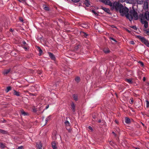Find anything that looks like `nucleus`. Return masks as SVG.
<instances>
[{
	"label": "nucleus",
	"instance_id": "603ef678",
	"mask_svg": "<svg viewBox=\"0 0 149 149\" xmlns=\"http://www.w3.org/2000/svg\"><path fill=\"white\" fill-rule=\"evenodd\" d=\"M130 100H131V102H130V104H132V103H133V99H130Z\"/></svg>",
	"mask_w": 149,
	"mask_h": 149
},
{
	"label": "nucleus",
	"instance_id": "3c124183",
	"mask_svg": "<svg viewBox=\"0 0 149 149\" xmlns=\"http://www.w3.org/2000/svg\"><path fill=\"white\" fill-rule=\"evenodd\" d=\"M141 114H142V115H144V116H146V115H145V113H146V112H141Z\"/></svg>",
	"mask_w": 149,
	"mask_h": 149
},
{
	"label": "nucleus",
	"instance_id": "58836bf2",
	"mask_svg": "<svg viewBox=\"0 0 149 149\" xmlns=\"http://www.w3.org/2000/svg\"><path fill=\"white\" fill-rule=\"evenodd\" d=\"M71 0L73 2H74L75 3H77V2H79L80 0Z\"/></svg>",
	"mask_w": 149,
	"mask_h": 149
},
{
	"label": "nucleus",
	"instance_id": "4be33fe9",
	"mask_svg": "<svg viewBox=\"0 0 149 149\" xmlns=\"http://www.w3.org/2000/svg\"><path fill=\"white\" fill-rule=\"evenodd\" d=\"M11 89V88L10 86L8 87L5 90V91L6 92L8 93L9 91Z\"/></svg>",
	"mask_w": 149,
	"mask_h": 149
},
{
	"label": "nucleus",
	"instance_id": "4c0bfd02",
	"mask_svg": "<svg viewBox=\"0 0 149 149\" xmlns=\"http://www.w3.org/2000/svg\"><path fill=\"white\" fill-rule=\"evenodd\" d=\"M145 115H146V116L149 117V110L147 112H146V113H145Z\"/></svg>",
	"mask_w": 149,
	"mask_h": 149
},
{
	"label": "nucleus",
	"instance_id": "6ab92c4d",
	"mask_svg": "<svg viewBox=\"0 0 149 149\" xmlns=\"http://www.w3.org/2000/svg\"><path fill=\"white\" fill-rule=\"evenodd\" d=\"M73 97L75 101H77V95L76 94H74L73 95Z\"/></svg>",
	"mask_w": 149,
	"mask_h": 149
},
{
	"label": "nucleus",
	"instance_id": "7c9ffc66",
	"mask_svg": "<svg viewBox=\"0 0 149 149\" xmlns=\"http://www.w3.org/2000/svg\"><path fill=\"white\" fill-rule=\"evenodd\" d=\"M85 41V43L87 45H90V43L89 42V41L86 40H85L84 39V41Z\"/></svg>",
	"mask_w": 149,
	"mask_h": 149
},
{
	"label": "nucleus",
	"instance_id": "4468645a",
	"mask_svg": "<svg viewBox=\"0 0 149 149\" xmlns=\"http://www.w3.org/2000/svg\"><path fill=\"white\" fill-rule=\"evenodd\" d=\"M10 71V69H9L7 70H5L3 72V74H7Z\"/></svg>",
	"mask_w": 149,
	"mask_h": 149
},
{
	"label": "nucleus",
	"instance_id": "0eeeda50",
	"mask_svg": "<svg viewBox=\"0 0 149 149\" xmlns=\"http://www.w3.org/2000/svg\"><path fill=\"white\" fill-rule=\"evenodd\" d=\"M136 0H126L125 1L128 3L135 4L136 3Z\"/></svg>",
	"mask_w": 149,
	"mask_h": 149
},
{
	"label": "nucleus",
	"instance_id": "8fccbe9b",
	"mask_svg": "<svg viewBox=\"0 0 149 149\" xmlns=\"http://www.w3.org/2000/svg\"><path fill=\"white\" fill-rule=\"evenodd\" d=\"M33 112H35L37 110L35 108H34L33 109Z\"/></svg>",
	"mask_w": 149,
	"mask_h": 149
},
{
	"label": "nucleus",
	"instance_id": "bb28decb",
	"mask_svg": "<svg viewBox=\"0 0 149 149\" xmlns=\"http://www.w3.org/2000/svg\"><path fill=\"white\" fill-rule=\"evenodd\" d=\"M38 48V50L39 51V53L40 54H41L42 53V51L40 47H37Z\"/></svg>",
	"mask_w": 149,
	"mask_h": 149
},
{
	"label": "nucleus",
	"instance_id": "de8ad7c7",
	"mask_svg": "<svg viewBox=\"0 0 149 149\" xmlns=\"http://www.w3.org/2000/svg\"><path fill=\"white\" fill-rule=\"evenodd\" d=\"M92 117L93 118L95 119L96 118V116L95 114H93L92 115Z\"/></svg>",
	"mask_w": 149,
	"mask_h": 149
},
{
	"label": "nucleus",
	"instance_id": "a211bd4d",
	"mask_svg": "<svg viewBox=\"0 0 149 149\" xmlns=\"http://www.w3.org/2000/svg\"><path fill=\"white\" fill-rule=\"evenodd\" d=\"M90 36L89 34L87 33L86 32H84V38H89Z\"/></svg>",
	"mask_w": 149,
	"mask_h": 149
},
{
	"label": "nucleus",
	"instance_id": "4d7b16f0",
	"mask_svg": "<svg viewBox=\"0 0 149 149\" xmlns=\"http://www.w3.org/2000/svg\"><path fill=\"white\" fill-rule=\"evenodd\" d=\"M146 79L145 77H144L143 78V80L144 81H145L146 80Z\"/></svg>",
	"mask_w": 149,
	"mask_h": 149
},
{
	"label": "nucleus",
	"instance_id": "7ed1b4c3",
	"mask_svg": "<svg viewBox=\"0 0 149 149\" xmlns=\"http://www.w3.org/2000/svg\"><path fill=\"white\" fill-rule=\"evenodd\" d=\"M136 38L139 39L144 44L148 40L144 37L140 36H136Z\"/></svg>",
	"mask_w": 149,
	"mask_h": 149
},
{
	"label": "nucleus",
	"instance_id": "393cba45",
	"mask_svg": "<svg viewBox=\"0 0 149 149\" xmlns=\"http://www.w3.org/2000/svg\"><path fill=\"white\" fill-rule=\"evenodd\" d=\"M65 124L67 126H69L70 125V123L68 120H65Z\"/></svg>",
	"mask_w": 149,
	"mask_h": 149
},
{
	"label": "nucleus",
	"instance_id": "09e8293b",
	"mask_svg": "<svg viewBox=\"0 0 149 149\" xmlns=\"http://www.w3.org/2000/svg\"><path fill=\"white\" fill-rule=\"evenodd\" d=\"M119 1L121 2H123L125 1L126 0H119Z\"/></svg>",
	"mask_w": 149,
	"mask_h": 149
},
{
	"label": "nucleus",
	"instance_id": "a19ab883",
	"mask_svg": "<svg viewBox=\"0 0 149 149\" xmlns=\"http://www.w3.org/2000/svg\"><path fill=\"white\" fill-rule=\"evenodd\" d=\"M88 128L89 130H91L92 131L93 130V128H92V127H91V126H89L88 127Z\"/></svg>",
	"mask_w": 149,
	"mask_h": 149
},
{
	"label": "nucleus",
	"instance_id": "052dcab7",
	"mask_svg": "<svg viewBox=\"0 0 149 149\" xmlns=\"http://www.w3.org/2000/svg\"><path fill=\"white\" fill-rule=\"evenodd\" d=\"M23 48L25 50H26L27 49V48L26 47H24Z\"/></svg>",
	"mask_w": 149,
	"mask_h": 149
},
{
	"label": "nucleus",
	"instance_id": "864d4df0",
	"mask_svg": "<svg viewBox=\"0 0 149 149\" xmlns=\"http://www.w3.org/2000/svg\"><path fill=\"white\" fill-rule=\"evenodd\" d=\"M126 30L128 32H129V33H130L131 32V31H130V30H128V29H126Z\"/></svg>",
	"mask_w": 149,
	"mask_h": 149
},
{
	"label": "nucleus",
	"instance_id": "e2e57ef3",
	"mask_svg": "<svg viewBox=\"0 0 149 149\" xmlns=\"http://www.w3.org/2000/svg\"><path fill=\"white\" fill-rule=\"evenodd\" d=\"M135 149H140L139 147H134Z\"/></svg>",
	"mask_w": 149,
	"mask_h": 149
},
{
	"label": "nucleus",
	"instance_id": "ea45409f",
	"mask_svg": "<svg viewBox=\"0 0 149 149\" xmlns=\"http://www.w3.org/2000/svg\"><path fill=\"white\" fill-rule=\"evenodd\" d=\"M135 30H137V28L136 26H133L131 27Z\"/></svg>",
	"mask_w": 149,
	"mask_h": 149
},
{
	"label": "nucleus",
	"instance_id": "5fc2aeb1",
	"mask_svg": "<svg viewBox=\"0 0 149 149\" xmlns=\"http://www.w3.org/2000/svg\"><path fill=\"white\" fill-rule=\"evenodd\" d=\"M30 95H33V96H35L36 95H35V94H34L33 93H30Z\"/></svg>",
	"mask_w": 149,
	"mask_h": 149
},
{
	"label": "nucleus",
	"instance_id": "aec40b11",
	"mask_svg": "<svg viewBox=\"0 0 149 149\" xmlns=\"http://www.w3.org/2000/svg\"><path fill=\"white\" fill-rule=\"evenodd\" d=\"M136 3H137L139 4H142L143 0H136Z\"/></svg>",
	"mask_w": 149,
	"mask_h": 149
},
{
	"label": "nucleus",
	"instance_id": "5701e85b",
	"mask_svg": "<svg viewBox=\"0 0 149 149\" xmlns=\"http://www.w3.org/2000/svg\"><path fill=\"white\" fill-rule=\"evenodd\" d=\"M14 94L17 96H19L20 95L19 93L15 90L14 91Z\"/></svg>",
	"mask_w": 149,
	"mask_h": 149
},
{
	"label": "nucleus",
	"instance_id": "cd10ccee",
	"mask_svg": "<svg viewBox=\"0 0 149 149\" xmlns=\"http://www.w3.org/2000/svg\"><path fill=\"white\" fill-rule=\"evenodd\" d=\"M5 145L2 143H0V147L1 148H4L5 147Z\"/></svg>",
	"mask_w": 149,
	"mask_h": 149
},
{
	"label": "nucleus",
	"instance_id": "c03bdc74",
	"mask_svg": "<svg viewBox=\"0 0 149 149\" xmlns=\"http://www.w3.org/2000/svg\"><path fill=\"white\" fill-rule=\"evenodd\" d=\"M130 43L132 45H134V42L133 41H130Z\"/></svg>",
	"mask_w": 149,
	"mask_h": 149
},
{
	"label": "nucleus",
	"instance_id": "39448f33",
	"mask_svg": "<svg viewBox=\"0 0 149 149\" xmlns=\"http://www.w3.org/2000/svg\"><path fill=\"white\" fill-rule=\"evenodd\" d=\"M101 1L107 5L113 7V3H112L109 0H102Z\"/></svg>",
	"mask_w": 149,
	"mask_h": 149
},
{
	"label": "nucleus",
	"instance_id": "bf43d9fd",
	"mask_svg": "<svg viewBox=\"0 0 149 149\" xmlns=\"http://www.w3.org/2000/svg\"><path fill=\"white\" fill-rule=\"evenodd\" d=\"M101 119H100L98 120V122L99 123H100L101 122Z\"/></svg>",
	"mask_w": 149,
	"mask_h": 149
},
{
	"label": "nucleus",
	"instance_id": "6e6d98bb",
	"mask_svg": "<svg viewBox=\"0 0 149 149\" xmlns=\"http://www.w3.org/2000/svg\"><path fill=\"white\" fill-rule=\"evenodd\" d=\"M49 105H47L45 109H47L49 108Z\"/></svg>",
	"mask_w": 149,
	"mask_h": 149
},
{
	"label": "nucleus",
	"instance_id": "e433bc0d",
	"mask_svg": "<svg viewBox=\"0 0 149 149\" xmlns=\"http://www.w3.org/2000/svg\"><path fill=\"white\" fill-rule=\"evenodd\" d=\"M146 107L148 108L149 107V102L148 100L146 101Z\"/></svg>",
	"mask_w": 149,
	"mask_h": 149
},
{
	"label": "nucleus",
	"instance_id": "72a5a7b5",
	"mask_svg": "<svg viewBox=\"0 0 149 149\" xmlns=\"http://www.w3.org/2000/svg\"><path fill=\"white\" fill-rule=\"evenodd\" d=\"M109 38L111 40H113L114 41L116 42H117V41L114 38H113L112 37H110Z\"/></svg>",
	"mask_w": 149,
	"mask_h": 149
},
{
	"label": "nucleus",
	"instance_id": "9d476101",
	"mask_svg": "<svg viewBox=\"0 0 149 149\" xmlns=\"http://www.w3.org/2000/svg\"><path fill=\"white\" fill-rule=\"evenodd\" d=\"M36 147L37 149H42V146L40 142H38L37 143Z\"/></svg>",
	"mask_w": 149,
	"mask_h": 149
},
{
	"label": "nucleus",
	"instance_id": "f8f14e48",
	"mask_svg": "<svg viewBox=\"0 0 149 149\" xmlns=\"http://www.w3.org/2000/svg\"><path fill=\"white\" fill-rule=\"evenodd\" d=\"M48 54L49 56L50 57V58L53 60H55V57L51 53V52H48Z\"/></svg>",
	"mask_w": 149,
	"mask_h": 149
},
{
	"label": "nucleus",
	"instance_id": "c9c22d12",
	"mask_svg": "<svg viewBox=\"0 0 149 149\" xmlns=\"http://www.w3.org/2000/svg\"><path fill=\"white\" fill-rule=\"evenodd\" d=\"M144 31L146 32V33L149 36V29L148 30H144Z\"/></svg>",
	"mask_w": 149,
	"mask_h": 149
},
{
	"label": "nucleus",
	"instance_id": "37998d69",
	"mask_svg": "<svg viewBox=\"0 0 149 149\" xmlns=\"http://www.w3.org/2000/svg\"><path fill=\"white\" fill-rule=\"evenodd\" d=\"M20 2H24L26 1V0H18Z\"/></svg>",
	"mask_w": 149,
	"mask_h": 149
},
{
	"label": "nucleus",
	"instance_id": "a878e982",
	"mask_svg": "<svg viewBox=\"0 0 149 149\" xmlns=\"http://www.w3.org/2000/svg\"><path fill=\"white\" fill-rule=\"evenodd\" d=\"M80 78L77 77L75 78V81L77 83H78L80 81Z\"/></svg>",
	"mask_w": 149,
	"mask_h": 149
},
{
	"label": "nucleus",
	"instance_id": "ddd939ff",
	"mask_svg": "<svg viewBox=\"0 0 149 149\" xmlns=\"http://www.w3.org/2000/svg\"><path fill=\"white\" fill-rule=\"evenodd\" d=\"M51 117V116H49L46 118L45 120V124L44 125H46L47 123V122H48V121H49Z\"/></svg>",
	"mask_w": 149,
	"mask_h": 149
},
{
	"label": "nucleus",
	"instance_id": "c756f323",
	"mask_svg": "<svg viewBox=\"0 0 149 149\" xmlns=\"http://www.w3.org/2000/svg\"><path fill=\"white\" fill-rule=\"evenodd\" d=\"M147 47H149V42L148 40L144 44Z\"/></svg>",
	"mask_w": 149,
	"mask_h": 149
},
{
	"label": "nucleus",
	"instance_id": "2f4dec72",
	"mask_svg": "<svg viewBox=\"0 0 149 149\" xmlns=\"http://www.w3.org/2000/svg\"><path fill=\"white\" fill-rule=\"evenodd\" d=\"M138 63L140 64L141 65V66L142 67L144 66V63L143 62H142L141 61H139L138 62Z\"/></svg>",
	"mask_w": 149,
	"mask_h": 149
},
{
	"label": "nucleus",
	"instance_id": "680f3d73",
	"mask_svg": "<svg viewBox=\"0 0 149 149\" xmlns=\"http://www.w3.org/2000/svg\"><path fill=\"white\" fill-rule=\"evenodd\" d=\"M111 26H112V28H116V27L115 26H114L113 25H112Z\"/></svg>",
	"mask_w": 149,
	"mask_h": 149
},
{
	"label": "nucleus",
	"instance_id": "6e6552de",
	"mask_svg": "<svg viewBox=\"0 0 149 149\" xmlns=\"http://www.w3.org/2000/svg\"><path fill=\"white\" fill-rule=\"evenodd\" d=\"M125 122L127 124H130L131 123V120L130 119L127 117L125 118Z\"/></svg>",
	"mask_w": 149,
	"mask_h": 149
},
{
	"label": "nucleus",
	"instance_id": "c85d7f7f",
	"mask_svg": "<svg viewBox=\"0 0 149 149\" xmlns=\"http://www.w3.org/2000/svg\"><path fill=\"white\" fill-rule=\"evenodd\" d=\"M91 11L95 16H97L98 15V14L94 10H92Z\"/></svg>",
	"mask_w": 149,
	"mask_h": 149
},
{
	"label": "nucleus",
	"instance_id": "dca6fc26",
	"mask_svg": "<svg viewBox=\"0 0 149 149\" xmlns=\"http://www.w3.org/2000/svg\"><path fill=\"white\" fill-rule=\"evenodd\" d=\"M52 145L53 149H57L56 143L54 142L52 143Z\"/></svg>",
	"mask_w": 149,
	"mask_h": 149
},
{
	"label": "nucleus",
	"instance_id": "69168bd1",
	"mask_svg": "<svg viewBox=\"0 0 149 149\" xmlns=\"http://www.w3.org/2000/svg\"><path fill=\"white\" fill-rule=\"evenodd\" d=\"M86 47L87 49H89L90 47L89 46H86Z\"/></svg>",
	"mask_w": 149,
	"mask_h": 149
},
{
	"label": "nucleus",
	"instance_id": "13d9d810",
	"mask_svg": "<svg viewBox=\"0 0 149 149\" xmlns=\"http://www.w3.org/2000/svg\"><path fill=\"white\" fill-rule=\"evenodd\" d=\"M13 30L12 29H10V31L12 32H13Z\"/></svg>",
	"mask_w": 149,
	"mask_h": 149
},
{
	"label": "nucleus",
	"instance_id": "412c9836",
	"mask_svg": "<svg viewBox=\"0 0 149 149\" xmlns=\"http://www.w3.org/2000/svg\"><path fill=\"white\" fill-rule=\"evenodd\" d=\"M21 113L22 115H23L24 116H26L28 115L27 113L25 112L23 110L21 111Z\"/></svg>",
	"mask_w": 149,
	"mask_h": 149
},
{
	"label": "nucleus",
	"instance_id": "20e7f679",
	"mask_svg": "<svg viewBox=\"0 0 149 149\" xmlns=\"http://www.w3.org/2000/svg\"><path fill=\"white\" fill-rule=\"evenodd\" d=\"M136 38L139 39L144 44L148 40L144 37L140 36H136Z\"/></svg>",
	"mask_w": 149,
	"mask_h": 149
},
{
	"label": "nucleus",
	"instance_id": "2eb2a0df",
	"mask_svg": "<svg viewBox=\"0 0 149 149\" xmlns=\"http://www.w3.org/2000/svg\"><path fill=\"white\" fill-rule=\"evenodd\" d=\"M71 108L73 112L75 111V106L73 103H72L71 104Z\"/></svg>",
	"mask_w": 149,
	"mask_h": 149
},
{
	"label": "nucleus",
	"instance_id": "423d86ee",
	"mask_svg": "<svg viewBox=\"0 0 149 149\" xmlns=\"http://www.w3.org/2000/svg\"><path fill=\"white\" fill-rule=\"evenodd\" d=\"M101 8L107 13L109 14L111 13L110 12V10L109 8H106L102 6L101 7Z\"/></svg>",
	"mask_w": 149,
	"mask_h": 149
},
{
	"label": "nucleus",
	"instance_id": "9b49d317",
	"mask_svg": "<svg viewBox=\"0 0 149 149\" xmlns=\"http://www.w3.org/2000/svg\"><path fill=\"white\" fill-rule=\"evenodd\" d=\"M103 51L105 54H108L110 52V51L108 48H104Z\"/></svg>",
	"mask_w": 149,
	"mask_h": 149
},
{
	"label": "nucleus",
	"instance_id": "79ce46f5",
	"mask_svg": "<svg viewBox=\"0 0 149 149\" xmlns=\"http://www.w3.org/2000/svg\"><path fill=\"white\" fill-rule=\"evenodd\" d=\"M146 146L147 147L149 148V142H148L146 144Z\"/></svg>",
	"mask_w": 149,
	"mask_h": 149
},
{
	"label": "nucleus",
	"instance_id": "b1692460",
	"mask_svg": "<svg viewBox=\"0 0 149 149\" xmlns=\"http://www.w3.org/2000/svg\"><path fill=\"white\" fill-rule=\"evenodd\" d=\"M0 133L3 134H6L7 133V132L4 130L0 129Z\"/></svg>",
	"mask_w": 149,
	"mask_h": 149
},
{
	"label": "nucleus",
	"instance_id": "f704fd0d",
	"mask_svg": "<svg viewBox=\"0 0 149 149\" xmlns=\"http://www.w3.org/2000/svg\"><path fill=\"white\" fill-rule=\"evenodd\" d=\"M44 8L45 10H49V8L46 6L44 7Z\"/></svg>",
	"mask_w": 149,
	"mask_h": 149
},
{
	"label": "nucleus",
	"instance_id": "338daca9",
	"mask_svg": "<svg viewBox=\"0 0 149 149\" xmlns=\"http://www.w3.org/2000/svg\"><path fill=\"white\" fill-rule=\"evenodd\" d=\"M112 133L115 134V133L114 132H112Z\"/></svg>",
	"mask_w": 149,
	"mask_h": 149
},
{
	"label": "nucleus",
	"instance_id": "49530a36",
	"mask_svg": "<svg viewBox=\"0 0 149 149\" xmlns=\"http://www.w3.org/2000/svg\"><path fill=\"white\" fill-rule=\"evenodd\" d=\"M23 148V146H20L17 149H22Z\"/></svg>",
	"mask_w": 149,
	"mask_h": 149
},
{
	"label": "nucleus",
	"instance_id": "774afa93",
	"mask_svg": "<svg viewBox=\"0 0 149 149\" xmlns=\"http://www.w3.org/2000/svg\"><path fill=\"white\" fill-rule=\"evenodd\" d=\"M142 125H144V124L143 123H142Z\"/></svg>",
	"mask_w": 149,
	"mask_h": 149
},
{
	"label": "nucleus",
	"instance_id": "a18cd8bd",
	"mask_svg": "<svg viewBox=\"0 0 149 149\" xmlns=\"http://www.w3.org/2000/svg\"><path fill=\"white\" fill-rule=\"evenodd\" d=\"M22 43L23 44L25 45V46H26V45H27V44L26 43V42L25 41H23L22 42Z\"/></svg>",
	"mask_w": 149,
	"mask_h": 149
},
{
	"label": "nucleus",
	"instance_id": "473e14b6",
	"mask_svg": "<svg viewBox=\"0 0 149 149\" xmlns=\"http://www.w3.org/2000/svg\"><path fill=\"white\" fill-rule=\"evenodd\" d=\"M88 27V24L84 23V28L87 29Z\"/></svg>",
	"mask_w": 149,
	"mask_h": 149
},
{
	"label": "nucleus",
	"instance_id": "1a4fd4ad",
	"mask_svg": "<svg viewBox=\"0 0 149 149\" xmlns=\"http://www.w3.org/2000/svg\"><path fill=\"white\" fill-rule=\"evenodd\" d=\"M84 4L87 7H91V6L90 3V1L89 0H85Z\"/></svg>",
	"mask_w": 149,
	"mask_h": 149
},
{
	"label": "nucleus",
	"instance_id": "f257e3e1",
	"mask_svg": "<svg viewBox=\"0 0 149 149\" xmlns=\"http://www.w3.org/2000/svg\"><path fill=\"white\" fill-rule=\"evenodd\" d=\"M113 8L116 11H119L120 15L123 16L125 15L130 21L134 19L137 20L139 19V16L137 12L134 9H130L126 7H124L121 3L115 1L113 3Z\"/></svg>",
	"mask_w": 149,
	"mask_h": 149
},
{
	"label": "nucleus",
	"instance_id": "f03ea898",
	"mask_svg": "<svg viewBox=\"0 0 149 149\" xmlns=\"http://www.w3.org/2000/svg\"><path fill=\"white\" fill-rule=\"evenodd\" d=\"M139 17L141 23L144 24L145 28H147L148 27V22L147 21L144 20V19L149 20V12L147 11L144 12V14L141 13L139 15Z\"/></svg>",
	"mask_w": 149,
	"mask_h": 149
},
{
	"label": "nucleus",
	"instance_id": "0e129e2a",
	"mask_svg": "<svg viewBox=\"0 0 149 149\" xmlns=\"http://www.w3.org/2000/svg\"><path fill=\"white\" fill-rule=\"evenodd\" d=\"M20 20L21 21H22V22L23 21V19H22V18H20Z\"/></svg>",
	"mask_w": 149,
	"mask_h": 149
},
{
	"label": "nucleus",
	"instance_id": "f3484780",
	"mask_svg": "<svg viewBox=\"0 0 149 149\" xmlns=\"http://www.w3.org/2000/svg\"><path fill=\"white\" fill-rule=\"evenodd\" d=\"M125 81L130 84H131L133 83L132 80L131 79H126Z\"/></svg>",
	"mask_w": 149,
	"mask_h": 149
}]
</instances>
